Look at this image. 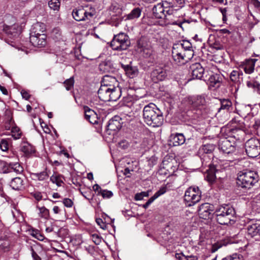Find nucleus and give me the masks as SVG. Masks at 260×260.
Instances as JSON below:
<instances>
[{"label":"nucleus","instance_id":"13d9d810","mask_svg":"<svg viewBox=\"0 0 260 260\" xmlns=\"http://www.w3.org/2000/svg\"><path fill=\"white\" fill-rule=\"evenodd\" d=\"M159 4H160V5H162L165 12L166 10H167V9L173 7L172 3H169L167 1H163V2H162V3H160Z\"/></svg>","mask_w":260,"mask_h":260},{"label":"nucleus","instance_id":"423d86ee","mask_svg":"<svg viewBox=\"0 0 260 260\" xmlns=\"http://www.w3.org/2000/svg\"><path fill=\"white\" fill-rule=\"evenodd\" d=\"M130 45L129 37L123 32L115 35L110 43L112 49L116 51L125 50Z\"/></svg>","mask_w":260,"mask_h":260},{"label":"nucleus","instance_id":"9b49d317","mask_svg":"<svg viewBox=\"0 0 260 260\" xmlns=\"http://www.w3.org/2000/svg\"><path fill=\"white\" fill-rule=\"evenodd\" d=\"M73 18L78 21L90 20L94 16V13L88 12L83 7H80L73 10Z\"/></svg>","mask_w":260,"mask_h":260},{"label":"nucleus","instance_id":"6e6552de","mask_svg":"<svg viewBox=\"0 0 260 260\" xmlns=\"http://www.w3.org/2000/svg\"><path fill=\"white\" fill-rule=\"evenodd\" d=\"M184 200L188 206H193L201 200V192L198 187H190L185 192Z\"/></svg>","mask_w":260,"mask_h":260},{"label":"nucleus","instance_id":"49530a36","mask_svg":"<svg viewBox=\"0 0 260 260\" xmlns=\"http://www.w3.org/2000/svg\"><path fill=\"white\" fill-rule=\"evenodd\" d=\"M0 149L4 152H6L9 149V144L8 140L6 139H2L0 141Z\"/></svg>","mask_w":260,"mask_h":260},{"label":"nucleus","instance_id":"3c124183","mask_svg":"<svg viewBox=\"0 0 260 260\" xmlns=\"http://www.w3.org/2000/svg\"><path fill=\"white\" fill-rule=\"evenodd\" d=\"M10 243L8 240L0 238V248L4 250H7Z\"/></svg>","mask_w":260,"mask_h":260},{"label":"nucleus","instance_id":"5fc2aeb1","mask_svg":"<svg viewBox=\"0 0 260 260\" xmlns=\"http://www.w3.org/2000/svg\"><path fill=\"white\" fill-rule=\"evenodd\" d=\"M80 192L82 195L89 201L91 200L94 196V194L91 193V190H89L88 191H80Z\"/></svg>","mask_w":260,"mask_h":260},{"label":"nucleus","instance_id":"9d476101","mask_svg":"<svg viewBox=\"0 0 260 260\" xmlns=\"http://www.w3.org/2000/svg\"><path fill=\"white\" fill-rule=\"evenodd\" d=\"M206 73L204 76V81L209 85V87L210 89L212 87H219L221 81L220 75L209 70L206 71Z\"/></svg>","mask_w":260,"mask_h":260},{"label":"nucleus","instance_id":"052dcab7","mask_svg":"<svg viewBox=\"0 0 260 260\" xmlns=\"http://www.w3.org/2000/svg\"><path fill=\"white\" fill-rule=\"evenodd\" d=\"M96 222L100 226V228H102V229L106 230L107 229V225L105 223V222H104L103 221L102 219L97 218L96 219Z\"/></svg>","mask_w":260,"mask_h":260},{"label":"nucleus","instance_id":"0e129e2a","mask_svg":"<svg viewBox=\"0 0 260 260\" xmlns=\"http://www.w3.org/2000/svg\"><path fill=\"white\" fill-rule=\"evenodd\" d=\"M21 93L23 99H25L26 100H27L29 99L30 94H29V93L27 91L22 90L21 91Z\"/></svg>","mask_w":260,"mask_h":260},{"label":"nucleus","instance_id":"6ab92c4d","mask_svg":"<svg viewBox=\"0 0 260 260\" xmlns=\"http://www.w3.org/2000/svg\"><path fill=\"white\" fill-rule=\"evenodd\" d=\"M256 59H246L241 63L240 68L243 69L246 74H250L253 72Z\"/></svg>","mask_w":260,"mask_h":260},{"label":"nucleus","instance_id":"680f3d73","mask_svg":"<svg viewBox=\"0 0 260 260\" xmlns=\"http://www.w3.org/2000/svg\"><path fill=\"white\" fill-rule=\"evenodd\" d=\"M175 257L179 260H191L190 259L191 258V256H186L179 253H176Z\"/></svg>","mask_w":260,"mask_h":260},{"label":"nucleus","instance_id":"e433bc0d","mask_svg":"<svg viewBox=\"0 0 260 260\" xmlns=\"http://www.w3.org/2000/svg\"><path fill=\"white\" fill-rule=\"evenodd\" d=\"M11 133V136L14 140L20 139L22 136V132L20 129L16 126H12Z\"/></svg>","mask_w":260,"mask_h":260},{"label":"nucleus","instance_id":"774afa93","mask_svg":"<svg viewBox=\"0 0 260 260\" xmlns=\"http://www.w3.org/2000/svg\"><path fill=\"white\" fill-rule=\"evenodd\" d=\"M31 251L32 256L35 260H41V258L37 254V253L35 251V250H34L33 248H31Z\"/></svg>","mask_w":260,"mask_h":260},{"label":"nucleus","instance_id":"f8f14e48","mask_svg":"<svg viewBox=\"0 0 260 260\" xmlns=\"http://www.w3.org/2000/svg\"><path fill=\"white\" fill-rule=\"evenodd\" d=\"M200 217L204 219H209L212 218L215 211L213 210V206L208 203L202 204L198 209Z\"/></svg>","mask_w":260,"mask_h":260},{"label":"nucleus","instance_id":"20e7f679","mask_svg":"<svg viewBox=\"0 0 260 260\" xmlns=\"http://www.w3.org/2000/svg\"><path fill=\"white\" fill-rule=\"evenodd\" d=\"M259 176L257 172L245 170L240 172L237 178V183L242 188H250L258 182Z\"/></svg>","mask_w":260,"mask_h":260},{"label":"nucleus","instance_id":"2eb2a0df","mask_svg":"<svg viewBox=\"0 0 260 260\" xmlns=\"http://www.w3.org/2000/svg\"><path fill=\"white\" fill-rule=\"evenodd\" d=\"M247 230L248 237L253 238L256 241L260 240V224L249 225Z\"/></svg>","mask_w":260,"mask_h":260},{"label":"nucleus","instance_id":"864d4df0","mask_svg":"<svg viewBox=\"0 0 260 260\" xmlns=\"http://www.w3.org/2000/svg\"><path fill=\"white\" fill-rule=\"evenodd\" d=\"M133 113L132 112H128V113H122L120 114V118H121V120L122 119H124L127 117H128V119H127V121H131L133 118Z\"/></svg>","mask_w":260,"mask_h":260},{"label":"nucleus","instance_id":"dca6fc26","mask_svg":"<svg viewBox=\"0 0 260 260\" xmlns=\"http://www.w3.org/2000/svg\"><path fill=\"white\" fill-rule=\"evenodd\" d=\"M151 76L154 82L162 81L167 76L166 70L162 68L158 67L152 72Z\"/></svg>","mask_w":260,"mask_h":260},{"label":"nucleus","instance_id":"338daca9","mask_svg":"<svg viewBox=\"0 0 260 260\" xmlns=\"http://www.w3.org/2000/svg\"><path fill=\"white\" fill-rule=\"evenodd\" d=\"M253 85V88L256 90L257 93L260 94V84L258 82L255 81Z\"/></svg>","mask_w":260,"mask_h":260},{"label":"nucleus","instance_id":"4468645a","mask_svg":"<svg viewBox=\"0 0 260 260\" xmlns=\"http://www.w3.org/2000/svg\"><path fill=\"white\" fill-rule=\"evenodd\" d=\"M47 36L46 35H40L37 36H30V42L34 47L41 48L44 47L47 44Z\"/></svg>","mask_w":260,"mask_h":260},{"label":"nucleus","instance_id":"f3484780","mask_svg":"<svg viewBox=\"0 0 260 260\" xmlns=\"http://www.w3.org/2000/svg\"><path fill=\"white\" fill-rule=\"evenodd\" d=\"M85 118L90 123L96 124L98 123V117L96 113L87 106L84 107Z\"/></svg>","mask_w":260,"mask_h":260},{"label":"nucleus","instance_id":"69168bd1","mask_svg":"<svg viewBox=\"0 0 260 260\" xmlns=\"http://www.w3.org/2000/svg\"><path fill=\"white\" fill-rule=\"evenodd\" d=\"M33 197L38 201L41 200L42 199V196L40 192H36L34 193Z\"/></svg>","mask_w":260,"mask_h":260},{"label":"nucleus","instance_id":"e2e57ef3","mask_svg":"<svg viewBox=\"0 0 260 260\" xmlns=\"http://www.w3.org/2000/svg\"><path fill=\"white\" fill-rule=\"evenodd\" d=\"M128 146H129V143L125 140H123L119 143V147H120L123 149L127 148L128 147Z\"/></svg>","mask_w":260,"mask_h":260},{"label":"nucleus","instance_id":"7ed1b4c3","mask_svg":"<svg viewBox=\"0 0 260 260\" xmlns=\"http://www.w3.org/2000/svg\"><path fill=\"white\" fill-rule=\"evenodd\" d=\"M217 221L220 224H233L236 221V212L232 207L229 205L222 206L215 211Z\"/></svg>","mask_w":260,"mask_h":260},{"label":"nucleus","instance_id":"2f4dec72","mask_svg":"<svg viewBox=\"0 0 260 260\" xmlns=\"http://www.w3.org/2000/svg\"><path fill=\"white\" fill-rule=\"evenodd\" d=\"M20 150L26 155L35 152V149L33 146L27 142H25L21 143Z\"/></svg>","mask_w":260,"mask_h":260},{"label":"nucleus","instance_id":"a878e982","mask_svg":"<svg viewBox=\"0 0 260 260\" xmlns=\"http://www.w3.org/2000/svg\"><path fill=\"white\" fill-rule=\"evenodd\" d=\"M217 171V169L214 165H209V167L206 171L205 175V178L210 182H213L215 180L216 175L215 173Z\"/></svg>","mask_w":260,"mask_h":260},{"label":"nucleus","instance_id":"473e14b6","mask_svg":"<svg viewBox=\"0 0 260 260\" xmlns=\"http://www.w3.org/2000/svg\"><path fill=\"white\" fill-rule=\"evenodd\" d=\"M142 10L140 8H134L126 16V19L132 20L139 18L141 14Z\"/></svg>","mask_w":260,"mask_h":260},{"label":"nucleus","instance_id":"b1692460","mask_svg":"<svg viewBox=\"0 0 260 260\" xmlns=\"http://www.w3.org/2000/svg\"><path fill=\"white\" fill-rule=\"evenodd\" d=\"M204 97L201 95H197L188 98V103L194 108H197L205 104Z\"/></svg>","mask_w":260,"mask_h":260},{"label":"nucleus","instance_id":"c03bdc74","mask_svg":"<svg viewBox=\"0 0 260 260\" xmlns=\"http://www.w3.org/2000/svg\"><path fill=\"white\" fill-rule=\"evenodd\" d=\"M74 78L73 77H71L69 79L66 80L63 84H64L66 89L67 90H70L73 88L74 84Z\"/></svg>","mask_w":260,"mask_h":260},{"label":"nucleus","instance_id":"412c9836","mask_svg":"<svg viewBox=\"0 0 260 260\" xmlns=\"http://www.w3.org/2000/svg\"><path fill=\"white\" fill-rule=\"evenodd\" d=\"M177 14L176 10L173 8V7L165 10L164 18L166 22L171 24H178V23L173 19V17Z\"/></svg>","mask_w":260,"mask_h":260},{"label":"nucleus","instance_id":"bb28decb","mask_svg":"<svg viewBox=\"0 0 260 260\" xmlns=\"http://www.w3.org/2000/svg\"><path fill=\"white\" fill-rule=\"evenodd\" d=\"M153 16L157 19H160L163 18L165 15L164 9L160 4H157L153 6L152 8Z\"/></svg>","mask_w":260,"mask_h":260},{"label":"nucleus","instance_id":"4c0bfd02","mask_svg":"<svg viewBox=\"0 0 260 260\" xmlns=\"http://www.w3.org/2000/svg\"><path fill=\"white\" fill-rule=\"evenodd\" d=\"M33 176L40 181H43L47 179L49 177V174L46 169L45 171L40 173H34Z\"/></svg>","mask_w":260,"mask_h":260},{"label":"nucleus","instance_id":"c85d7f7f","mask_svg":"<svg viewBox=\"0 0 260 260\" xmlns=\"http://www.w3.org/2000/svg\"><path fill=\"white\" fill-rule=\"evenodd\" d=\"M122 67L125 72V74L130 78H133L138 74V70L136 67H133L129 65H125Z\"/></svg>","mask_w":260,"mask_h":260},{"label":"nucleus","instance_id":"a18cd8bd","mask_svg":"<svg viewBox=\"0 0 260 260\" xmlns=\"http://www.w3.org/2000/svg\"><path fill=\"white\" fill-rule=\"evenodd\" d=\"M50 181L53 183H55L58 186H60L63 183L62 181L60 178V176L56 175H53L50 177Z\"/></svg>","mask_w":260,"mask_h":260},{"label":"nucleus","instance_id":"f704fd0d","mask_svg":"<svg viewBox=\"0 0 260 260\" xmlns=\"http://www.w3.org/2000/svg\"><path fill=\"white\" fill-rule=\"evenodd\" d=\"M178 48H182L185 52L188 51H192L191 44L188 41H183L182 43L174 44Z\"/></svg>","mask_w":260,"mask_h":260},{"label":"nucleus","instance_id":"f03ea898","mask_svg":"<svg viewBox=\"0 0 260 260\" xmlns=\"http://www.w3.org/2000/svg\"><path fill=\"white\" fill-rule=\"evenodd\" d=\"M143 118L148 125L153 127L161 126L164 122L162 113L153 103H149L144 107Z\"/></svg>","mask_w":260,"mask_h":260},{"label":"nucleus","instance_id":"393cba45","mask_svg":"<svg viewBox=\"0 0 260 260\" xmlns=\"http://www.w3.org/2000/svg\"><path fill=\"white\" fill-rule=\"evenodd\" d=\"M170 141L172 143L173 146H179L184 143L185 139L182 134L176 133L171 135Z\"/></svg>","mask_w":260,"mask_h":260},{"label":"nucleus","instance_id":"de8ad7c7","mask_svg":"<svg viewBox=\"0 0 260 260\" xmlns=\"http://www.w3.org/2000/svg\"><path fill=\"white\" fill-rule=\"evenodd\" d=\"M241 132V131L240 130V129L237 128L236 127L235 128L232 129L231 131V132H230L231 134H230V137H229L228 138L230 139H232L233 138L236 140H239L240 138L239 137V134H237V133L238 132Z\"/></svg>","mask_w":260,"mask_h":260},{"label":"nucleus","instance_id":"603ef678","mask_svg":"<svg viewBox=\"0 0 260 260\" xmlns=\"http://www.w3.org/2000/svg\"><path fill=\"white\" fill-rule=\"evenodd\" d=\"M99 193H101L103 198L107 199L111 198L113 195V192L111 191L107 190L101 189Z\"/></svg>","mask_w":260,"mask_h":260},{"label":"nucleus","instance_id":"5701e85b","mask_svg":"<svg viewBox=\"0 0 260 260\" xmlns=\"http://www.w3.org/2000/svg\"><path fill=\"white\" fill-rule=\"evenodd\" d=\"M99 70L103 73H110L115 71L113 64L110 60H105L101 62L99 64Z\"/></svg>","mask_w":260,"mask_h":260},{"label":"nucleus","instance_id":"c756f323","mask_svg":"<svg viewBox=\"0 0 260 260\" xmlns=\"http://www.w3.org/2000/svg\"><path fill=\"white\" fill-rule=\"evenodd\" d=\"M220 107L218 109L217 114H219L221 111H223L224 112H228L230 110V108L232 107V103L229 99H224L220 100Z\"/></svg>","mask_w":260,"mask_h":260},{"label":"nucleus","instance_id":"7c9ffc66","mask_svg":"<svg viewBox=\"0 0 260 260\" xmlns=\"http://www.w3.org/2000/svg\"><path fill=\"white\" fill-rule=\"evenodd\" d=\"M23 185V181L20 177H15L10 182V186L14 190H20Z\"/></svg>","mask_w":260,"mask_h":260},{"label":"nucleus","instance_id":"1a4fd4ad","mask_svg":"<svg viewBox=\"0 0 260 260\" xmlns=\"http://www.w3.org/2000/svg\"><path fill=\"white\" fill-rule=\"evenodd\" d=\"M247 155L250 157H255L260 154V141L255 138H251L247 141L245 145Z\"/></svg>","mask_w":260,"mask_h":260},{"label":"nucleus","instance_id":"aec40b11","mask_svg":"<svg viewBox=\"0 0 260 260\" xmlns=\"http://www.w3.org/2000/svg\"><path fill=\"white\" fill-rule=\"evenodd\" d=\"M215 149V146L212 144H206L202 145L199 150L198 153L200 155L201 160L205 161L206 155L204 154H210Z\"/></svg>","mask_w":260,"mask_h":260},{"label":"nucleus","instance_id":"a211bd4d","mask_svg":"<svg viewBox=\"0 0 260 260\" xmlns=\"http://www.w3.org/2000/svg\"><path fill=\"white\" fill-rule=\"evenodd\" d=\"M121 118L119 116H115L111 119L107 125V129L110 131H117L122 126Z\"/></svg>","mask_w":260,"mask_h":260},{"label":"nucleus","instance_id":"79ce46f5","mask_svg":"<svg viewBox=\"0 0 260 260\" xmlns=\"http://www.w3.org/2000/svg\"><path fill=\"white\" fill-rule=\"evenodd\" d=\"M228 243L225 241H220L212 245L211 249V252H216L218 249L227 245Z\"/></svg>","mask_w":260,"mask_h":260},{"label":"nucleus","instance_id":"8fccbe9b","mask_svg":"<svg viewBox=\"0 0 260 260\" xmlns=\"http://www.w3.org/2000/svg\"><path fill=\"white\" fill-rule=\"evenodd\" d=\"M249 127L251 128V131L256 132L260 128V120L255 119L254 123L250 125Z\"/></svg>","mask_w":260,"mask_h":260},{"label":"nucleus","instance_id":"f257e3e1","mask_svg":"<svg viewBox=\"0 0 260 260\" xmlns=\"http://www.w3.org/2000/svg\"><path fill=\"white\" fill-rule=\"evenodd\" d=\"M98 94L100 99L104 102L118 100L121 95V89L117 79L111 76H104Z\"/></svg>","mask_w":260,"mask_h":260},{"label":"nucleus","instance_id":"4be33fe9","mask_svg":"<svg viewBox=\"0 0 260 260\" xmlns=\"http://www.w3.org/2000/svg\"><path fill=\"white\" fill-rule=\"evenodd\" d=\"M46 30L45 24L41 22H37L33 24L30 33V36L45 35L43 32Z\"/></svg>","mask_w":260,"mask_h":260},{"label":"nucleus","instance_id":"72a5a7b5","mask_svg":"<svg viewBox=\"0 0 260 260\" xmlns=\"http://www.w3.org/2000/svg\"><path fill=\"white\" fill-rule=\"evenodd\" d=\"M8 172H14L17 173H20L23 172V168L18 163H11L9 165V167L8 169Z\"/></svg>","mask_w":260,"mask_h":260},{"label":"nucleus","instance_id":"39448f33","mask_svg":"<svg viewBox=\"0 0 260 260\" xmlns=\"http://www.w3.org/2000/svg\"><path fill=\"white\" fill-rule=\"evenodd\" d=\"M218 149L223 153L228 156L226 159L227 161L233 162L237 159V155L236 152L235 142L233 140L232 142L230 139L228 138L220 139L218 144Z\"/></svg>","mask_w":260,"mask_h":260},{"label":"nucleus","instance_id":"bf43d9fd","mask_svg":"<svg viewBox=\"0 0 260 260\" xmlns=\"http://www.w3.org/2000/svg\"><path fill=\"white\" fill-rule=\"evenodd\" d=\"M63 204L66 207L68 208H70L72 207L73 205V202L72 201V200L69 198H65L63 200Z\"/></svg>","mask_w":260,"mask_h":260},{"label":"nucleus","instance_id":"ea45409f","mask_svg":"<svg viewBox=\"0 0 260 260\" xmlns=\"http://www.w3.org/2000/svg\"><path fill=\"white\" fill-rule=\"evenodd\" d=\"M242 74V72L239 70H233L230 74V79L233 82H237Z\"/></svg>","mask_w":260,"mask_h":260},{"label":"nucleus","instance_id":"cd10ccee","mask_svg":"<svg viewBox=\"0 0 260 260\" xmlns=\"http://www.w3.org/2000/svg\"><path fill=\"white\" fill-rule=\"evenodd\" d=\"M166 192V187H161L151 197L148 201L144 205L143 207L145 208H147L155 199L158 198L160 196L164 194Z\"/></svg>","mask_w":260,"mask_h":260},{"label":"nucleus","instance_id":"0eeeda50","mask_svg":"<svg viewBox=\"0 0 260 260\" xmlns=\"http://www.w3.org/2000/svg\"><path fill=\"white\" fill-rule=\"evenodd\" d=\"M172 56L176 63L183 64L193 57V51H188L185 52L182 48H178L174 45L172 49Z\"/></svg>","mask_w":260,"mask_h":260},{"label":"nucleus","instance_id":"4d7b16f0","mask_svg":"<svg viewBox=\"0 0 260 260\" xmlns=\"http://www.w3.org/2000/svg\"><path fill=\"white\" fill-rule=\"evenodd\" d=\"M52 36L57 40L60 39L61 32L57 29L54 28L52 31Z\"/></svg>","mask_w":260,"mask_h":260},{"label":"nucleus","instance_id":"09e8293b","mask_svg":"<svg viewBox=\"0 0 260 260\" xmlns=\"http://www.w3.org/2000/svg\"><path fill=\"white\" fill-rule=\"evenodd\" d=\"M222 260H243V257L241 255L237 253L233 254L232 255L227 256L223 258Z\"/></svg>","mask_w":260,"mask_h":260},{"label":"nucleus","instance_id":"37998d69","mask_svg":"<svg viewBox=\"0 0 260 260\" xmlns=\"http://www.w3.org/2000/svg\"><path fill=\"white\" fill-rule=\"evenodd\" d=\"M138 48L140 50V52H145V49L149 47V45L147 43L144 39L141 38L138 40L137 42Z\"/></svg>","mask_w":260,"mask_h":260},{"label":"nucleus","instance_id":"a19ab883","mask_svg":"<svg viewBox=\"0 0 260 260\" xmlns=\"http://www.w3.org/2000/svg\"><path fill=\"white\" fill-rule=\"evenodd\" d=\"M37 208L39 211V215L40 217L45 219H48L49 218V211L48 209L46 208L45 207H40L37 206Z\"/></svg>","mask_w":260,"mask_h":260},{"label":"nucleus","instance_id":"ddd939ff","mask_svg":"<svg viewBox=\"0 0 260 260\" xmlns=\"http://www.w3.org/2000/svg\"><path fill=\"white\" fill-rule=\"evenodd\" d=\"M190 68L193 79H202L204 80V76L206 74V71H205V69L200 63L192 64Z\"/></svg>","mask_w":260,"mask_h":260},{"label":"nucleus","instance_id":"c9c22d12","mask_svg":"<svg viewBox=\"0 0 260 260\" xmlns=\"http://www.w3.org/2000/svg\"><path fill=\"white\" fill-rule=\"evenodd\" d=\"M48 6L49 8L54 12H58L60 7V0H50L48 2Z\"/></svg>","mask_w":260,"mask_h":260},{"label":"nucleus","instance_id":"58836bf2","mask_svg":"<svg viewBox=\"0 0 260 260\" xmlns=\"http://www.w3.org/2000/svg\"><path fill=\"white\" fill-rule=\"evenodd\" d=\"M7 31L8 34H11L13 37H16L20 32V28L17 24H14L10 26Z\"/></svg>","mask_w":260,"mask_h":260},{"label":"nucleus","instance_id":"6e6d98bb","mask_svg":"<svg viewBox=\"0 0 260 260\" xmlns=\"http://www.w3.org/2000/svg\"><path fill=\"white\" fill-rule=\"evenodd\" d=\"M149 196V192L148 191H147V192H141V193H137L136 195H135V200L136 201H139V200H142L143 199V198L144 197H148Z\"/></svg>","mask_w":260,"mask_h":260}]
</instances>
